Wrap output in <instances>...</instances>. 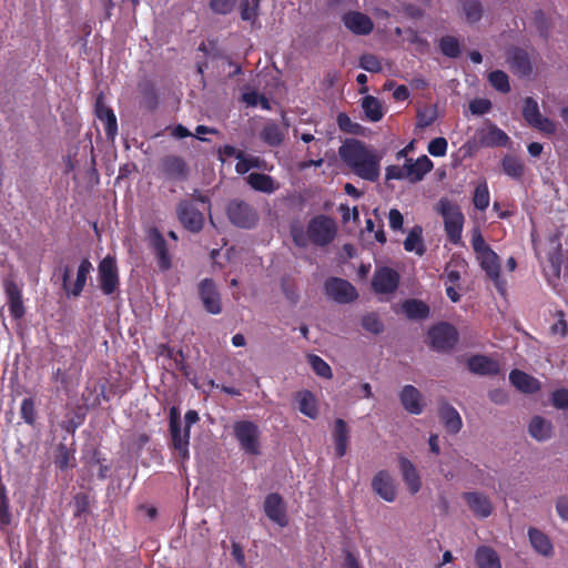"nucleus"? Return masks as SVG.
<instances>
[{"label": "nucleus", "instance_id": "bf43d9fd", "mask_svg": "<svg viewBox=\"0 0 568 568\" xmlns=\"http://www.w3.org/2000/svg\"><path fill=\"white\" fill-rule=\"evenodd\" d=\"M281 290L285 297L292 303L296 304L298 302L300 295L297 292V287L294 282L291 281L290 277H283L281 280Z\"/></svg>", "mask_w": 568, "mask_h": 568}, {"label": "nucleus", "instance_id": "09e8293b", "mask_svg": "<svg viewBox=\"0 0 568 568\" xmlns=\"http://www.w3.org/2000/svg\"><path fill=\"white\" fill-rule=\"evenodd\" d=\"M71 459H74L72 450L65 444H60L57 448L55 466L61 470H65L73 466Z\"/></svg>", "mask_w": 568, "mask_h": 568}, {"label": "nucleus", "instance_id": "603ef678", "mask_svg": "<svg viewBox=\"0 0 568 568\" xmlns=\"http://www.w3.org/2000/svg\"><path fill=\"white\" fill-rule=\"evenodd\" d=\"M308 363L312 366L313 371L316 373V375L324 378L332 377V369L329 365L318 355H308Z\"/></svg>", "mask_w": 568, "mask_h": 568}, {"label": "nucleus", "instance_id": "72a5a7b5", "mask_svg": "<svg viewBox=\"0 0 568 568\" xmlns=\"http://www.w3.org/2000/svg\"><path fill=\"white\" fill-rule=\"evenodd\" d=\"M475 562L478 568H501L497 551L488 546H479L476 549Z\"/></svg>", "mask_w": 568, "mask_h": 568}, {"label": "nucleus", "instance_id": "9b49d317", "mask_svg": "<svg viewBox=\"0 0 568 568\" xmlns=\"http://www.w3.org/2000/svg\"><path fill=\"white\" fill-rule=\"evenodd\" d=\"M399 284V274L387 266L379 267L372 277V288L377 294H392Z\"/></svg>", "mask_w": 568, "mask_h": 568}, {"label": "nucleus", "instance_id": "3c124183", "mask_svg": "<svg viewBox=\"0 0 568 568\" xmlns=\"http://www.w3.org/2000/svg\"><path fill=\"white\" fill-rule=\"evenodd\" d=\"M437 118V111L435 108L418 109L416 113V126L418 129H425L430 126Z\"/></svg>", "mask_w": 568, "mask_h": 568}, {"label": "nucleus", "instance_id": "f03ea898", "mask_svg": "<svg viewBox=\"0 0 568 568\" xmlns=\"http://www.w3.org/2000/svg\"><path fill=\"white\" fill-rule=\"evenodd\" d=\"M438 213L444 220V230L450 243L458 245L462 243V233L465 223V216L458 204L443 197L438 202Z\"/></svg>", "mask_w": 568, "mask_h": 568}, {"label": "nucleus", "instance_id": "864d4df0", "mask_svg": "<svg viewBox=\"0 0 568 568\" xmlns=\"http://www.w3.org/2000/svg\"><path fill=\"white\" fill-rule=\"evenodd\" d=\"M21 418L30 426H33L37 419L34 400L31 397L24 398L20 407Z\"/></svg>", "mask_w": 568, "mask_h": 568}, {"label": "nucleus", "instance_id": "9d476101", "mask_svg": "<svg viewBox=\"0 0 568 568\" xmlns=\"http://www.w3.org/2000/svg\"><path fill=\"white\" fill-rule=\"evenodd\" d=\"M523 116L529 125L544 133L552 134L556 131V124L540 114L537 101L530 97L524 101Z\"/></svg>", "mask_w": 568, "mask_h": 568}, {"label": "nucleus", "instance_id": "c756f323", "mask_svg": "<svg viewBox=\"0 0 568 568\" xmlns=\"http://www.w3.org/2000/svg\"><path fill=\"white\" fill-rule=\"evenodd\" d=\"M439 417L445 428L450 434H457L463 426L459 413L448 403H443L439 406Z\"/></svg>", "mask_w": 568, "mask_h": 568}, {"label": "nucleus", "instance_id": "0eeeda50", "mask_svg": "<svg viewBox=\"0 0 568 568\" xmlns=\"http://www.w3.org/2000/svg\"><path fill=\"white\" fill-rule=\"evenodd\" d=\"M176 217L180 224L191 233H200L205 223V217L203 212H201L193 201L183 199L178 202L176 207Z\"/></svg>", "mask_w": 568, "mask_h": 568}, {"label": "nucleus", "instance_id": "a18cd8bd", "mask_svg": "<svg viewBox=\"0 0 568 568\" xmlns=\"http://www.w3.org/2000/svg\"><path fill=\"white\" fill-rule=\"evenodd\" d=\"M501 165L504 172L514 179H520L524 174L525 166L523 162L513 155H506Z\"/></svg>", "mask_w": 568, "mask_h": 568}, {"label": "nucleus", "instance_id": "4c0bfd02", "mask_svg": "<svg viewBox=\"0 0 568 568\" xmlns=\"http://www.w3.org/2000/svg\"><path fill=\"white\" fill-rule=\"evenodd\" d=\"M92 268V264L88 258H83L80 262L77 271L75 282L72 285V288L69 291V297H78L81 295Z\"/></svg>", "mask_w": 568, "mask_h": 568}, {"label": "nucleus", "instance_id": "f704fd0d", "mask_svg": "<svg viewBox=\"0 0 568 568\" xmlns=\"http://www.w3.org/2000/svg\"><path fill=\"white\" fill-rule=\"evenodd\" d=\"M403 245L405 251L415 252L418 256H423L426 252V247L423 240L422 226L415 225L414 227H412Z\"/></svg>", "mask_w": 568, "mask_h": 568}, {"label": "nucleus", "instance_id": "774afa93", "mask_svg": "<svg viewBox=\"0 0 568 568\" xmlns=\"http://www.w3.org/2000/svg\"><path fill=\"white\" fill-rule=\"evenodd\" d=\"M337 124L343 132L346 133H357V129L359 124L354 123L351 118L346 113H338L337 115Z\"/></svg>", "mask_w": 568, "mask_h": 568}, {"label": "nucleus", "instance_id": "2eb2a0df", "mask_svg": "<svg viewBox=\"0 0 568 568\" xmlns=\"http://www.w3.org/2000/svg\"><path fill=\"white\" fill-rule=\"evenodd\" d=\"M95 116L103 123L104 132L109 140H114L118 134V121L113 110L104 102L102 93L98 94L94 104Z\"/></svg>", "mask_w": 568, "mask_h": 568}, {"label": "nucleus", "instance_id": "a211bd4d", "mask_svg": "<svg viewBox=\"0 0 568 568\" xmlns=\"http://www.w3.org/2000/svg\"><path fill=\"white\" fill-rule=\"evenodd\" d=\"M161 170L163 174L174 181H184L189 175L186 162L178 155H166L161 161Z\"/></svg>", "mask_w": 568, "mask_h": 568}, {"label": "nucleus", "instance_id": "e433bc0d", "mask_svg": "<svg viewBox=\"0 0 568 568\" xmlns=\"http://www.w3.org/2000/svg\"><path fill=\"white\" fill-rule=\"evenodd\" d=\"M508 142L509 136L495 124H490L488 130L480 136V143L484 146H506Z\"/></svg>", "mask_w": 568, "mask_h": 568}, {"label": "nucleus", "instance_id": "052dcab7", "mask_svg": "<svg viewBox=\"0 0 568 568\" xmlns=\"http://www.w3.org/2000/svg\"><path fill=\"white\" fill-rule=\"evenodd\" d=\"M448 143L443 136L433 139L427 146L429 154L433 156H445L447 153Z\"/></svg>", "mask_w": 568, "mask_h": 568}, {"label": "nucleus", "instance_id": "bb28decb", "mask_svg": "<svg viewBox=\"0 0 568 568\" xmlns=\"http://www.w3.org/2000/svg\"><path fill=\"white\" fill-rule=\"evenodd\" d=\"M509 381L517 389L526 394H534L540 389V382L537 378L517 368L510 372Z\"/></svg>", "mask_w": 568, "mask_h": 568}, {"label": "nucleus", "instance_id": "5fc2aeb1", "mask_svg": "<svg viewBox=\"0 0 568 568\" xmlns=\"http://www.w3.org/2000/svg\"><path fill=\"white\" fill-rule=\"evenodd\" d=\"M362 326L365 331L373 334H379L384 331V324L376 313H368L364 315L362 318Z\"/></svg>", "mask_w": 568, "mask_h": 568}, {"label": "nucleus", "instance_id": "c03bdc74", "mask_svg": "<svg viewBox=\"0 0 568 568\" xmlns=\"http://www.w3.org/2000/svg\"><path fill=\"white\" fill-rule=\"evenodd\" d=\"M439 49L442 53L448 58H458L462 53L460 43L453 36H444L439 40Z\"/></svg>", "mask_w": 568, "mask_h": 568}, {"label": "nucleus", "instance_id": "ddd939ff", "mask_svg": "<svg viewBox=\"0 0 568 568\" xmlns=\"http://www.w3.org/2000/svg\"><path fill=\"white\" fill-rule=\"evenodd\" d=\"M264 513L271 521L280 527L288 525L286 504L278 493H271L265 497Z\"/></svg>", "mask_w": 568, "mask_h": 568}, {"label": "nucleus", "instance_id": "4be33fe9", "mask_svg": "<svg viewBox=\"0 0 568 568\" xmlns=\"http://www.w3.org/2000/svg\"><path fill=\"white\" fill-rule=\"evenodd\" d=\"M477 258L486 275L493 280L497 288L500 290L501 281L499 256L490 248L477 255Z\"/></svg>", "mask_w": 568, "mask_h": 568}, {"label": "nucleus", "instance_id": "39448f33", "mask_svg": "<svg viewBox=\"0 0 568 568\" xmlns=\"http://www.w3.org/2000/svg\"><path fill=\"white\" fill-rule=\"evenodd\" d=\"M98 281L101 292L111 296L119 291L120 275L116 260L108 254L98 265Z\"/></svg>", "mask_w": 568, "mask_h": 568}, {"label": "nucleus", "instance_id": "6e6552de", "mask_svg": "<svg viewBox=\"0 0 568 568\" xmlns=\"http://www.w3.org/2000/svg\"><path fill=\"white\" fill-rule=\"evenodd\" d=\"M430 346L438 352H448L458 342L456 328L448 323H439L428 331Z\"/></svg>", "mask_w": 568, "mask_h": 568}, {"label": "nucleus", "instance_id": "49530a36", "mask_svg": "<svg viewBox=\"0 0 568 568\" xmlns=\"http://www.w3.org/2000/svg\"><path fill=\"white\" fill-rule=\"evenodd\" d=\"M490 195L486 181L479 183L473 196L474 206L479 211H485L489 206Z\"/></svg>", "mask_w": 568, "mask_h": 568}, {"label": "nucleus", "instance_id": "f3484780", "mask_svg": "<svg viewBox=\"0 0 568 568\" xmlns=\"http://www.w3.org/2000/svg\"><path fill=\"white\" fill-rule=\"evenodd\" d=\"M3 286L10 316L14 320H21L26 314L21 288L12 280L4 281Z\"/></svg>", "mask_w": 568, "mask_h": 568}, {"label": "nucleus", "instance_id": "b1692460", "mask_svg": "<svg viewBox=\"0 0 568 568\" xmlns=\"http://www.w3.org/2000/svg\"><path fill=\"white\" fill-rule=\"evenodd\" d=\"M407 180L412 183H417L430 172L434 168L433 162L427 155H420L415 162L412 159H406Z\"/></svg>", "mask_w": 568, "mask_h": 568}, {"label": "nucleus", "instance_id": "f257e3e1", "mask_svg": "<svg viewBox=\"0 0 568 568\" xmlns=\"http://www.w3.org/2000/svg\"><path fill=\"white\" fill-rule=\"evenodd\" d=\"M338 154L353 173L361 179L369 182L378 180L381 158L364 142L348 140L339 148Z\"/></svg>", "mask_w": 568, "mask_h": 568}, {"label": "nucleus", "instance_id": "6ab92c4d", "mask_svg": "<svg viewBox=\"0 0 568 568\" xmlns=\"http://www.w3.org/2000/svg\"><path fill=\"white\" fill-rule=\"evenodd\" d=\"M468 369L481 376H496L500 373V365L497 361L486 355H473L467 361Z\"/></svg>", "mask_w": 568, "mask_h": 568}, {"label": "nucleus", "instance_id": "ea45409f", "mask_svg": "<svg viewBox=\"0 0 568 568\" xmlns=\"http://www.w3.org/2000/svg\"><path fill=\"white\" fill-rule=\"evenodd\" d=\"M261 139L270 146H278L283 143L284 130L275 122L266 123L261 131Z\"/></svg>", "mask_w": 568, "mask_h": 568}, {"label": "nucleus", "instance_id": "aec40b11", "mask_svg": "<svg viewBox=\"0 0 568 568\" xmlns=\"http://www.w3.org/2000/svg\"><path fill=\"white\" fill-rule=\"evenodd\" d=\"M373 490L384 500L392 503L396 499V487L387 470H379L372 480Z\"/></svg>", "mask_w": 568, "mask_h": 568}, {"label": "nucleus", "instance_id": "f8f14e48", "mask_svg": "<svg viewBox=\"0 0 568 568\" xmlns=\"http://www.w3.org/2000/svg\"><path fill=\"white\" fill-rule=\"evenodd\" d=\"M199 296L207 313L217 315L222 312L221 294L212 278H204L200 282Z\"/></svg>", "mask_w": 568, "mask_h": 568}, {"label": "nucleus", "instance_id": "680f3d73", "mask_svg": "<svg viewBox=\"0 0 568 568\" xmlns=\"http://www.w3.org/2000/svg\"><path fill=\"white\" fill-rule=\"evenodd\" d=\"M236 0H210V8L214 13L217 14H229L234 6Z\"/></svg>", "mask_w": 568, "mask_h": 568}, {"label": "nucleus", "instance_id": "58836bf2", "mask_svg": "<svg viewBox=\"0 0 568 568\" xmlns=\"http://www.w3.org/2000/svg\"><path fill=\"white\" fill-rule=\"evenodd\" d=\"M362 109L366 120L369 122H378L384 116L383 105L381 101L373 95H365L362 99Z\"/></svg>", "mask_w": 568, "mask_h": 568}, {"label": "nucleus", "instance_id": "dca6fc26", "mask_svg": "<svg viewBox=\"0 0 568 568\" xmlns=\"http://www.w3.org/2000/svg\"><path fill=\"white\" fill-rule=\"evenodd\" d=\"M344 26L356 36H367L374 29L373 20L361 11H348L342 17Z\"/></svg>", "mask_w": 568, "mask_h": 568}, {"label": "nucleus", "instance_id": "4468645a", "mask_svg": "<svg viewBox=\"0 0 568 568\" xmlns=\"http://www.w3.org/2000/svg\"><path fill=\"white\" fill-rule=\"evenodd\" d=\"M149 245L155 254L158 265L161 271H168L171 265V255L168 244L162 233L156 227H152L148 232Z\"/></svg>", "mask_w": 568, "mask_h": 568}, {"label": "nucleus", "instance_id": "0e129e2a", "mask_svg": "<svg viewBox=\"0 0 568 568\" xmlns=\"http://www.w3.org/2000/svg\"><path fill=\"white\" fill-rule=\"evenodd\" d=\"M471 246L476 253V255H479L486 250H490L491 247L486 244L485 239L478 227H475L471 233Z\"/></svg>", "mask_w": 568, "mask_h": 568}, {"label": "nucleus", "instance_id": "e2e57ef3", "mask_svg": "<svg viewBox=\"0 0 568 568\" xmlns=\"http://www.w3.org/2000/svg\"><path fill=\"white\" fill-rule=\"evenodd\" d=\"M90 501L89 496L85 494H78L74 497V517H83L89 513Z\"/></svg>", "mask_w": 568, "mask_h": 568}, {"label": "nucleus", "instance_id": "393cba45", "mask_svg": "<svg viewBox=\"0 0 568 568\" xmlns=\"http://www.w3.org/2000/svg\"><path fill=\"white\" fill-rule=\"evenodd\" d=\"M398 462L403 480L407 485L409 493L412 495L417 494L422 487V479L416 467L408 458L404 456H400Z\"/></svg>", "mask_w": 568, "mask_h": 568}, {"label": "nucleus", "instance_id": "cd10ccee", "mask_svg": "<svg viewBox=\"0 0 568 568\" xmlns=\"http://www.w3.org/2000/svg\"><path fill=\"white\" fill-rule=\"evenodd\" d=\"M332 436L335 445L336 457H344L347 453L349 440V429L344 419L337 418L335 420Z\"/></svg>", "mask_w": 568, "mask_h": 568}, {"label": "nucleus", "instance_id": "5701e85b", "mask_svg": "<svg viewBox=\"0 0 568 568\" xmlns=\"http://www.w3.org/2000/svg\"><path fill=\"white\" fill-rule=\"evenodd\" d=\"M399 399L404 408L414 415H419L423 412V396L420 392L413 385H405L399 393Z\"/></svg>", "mask_w": 568, "mask_h": 568}, {"label": "nucleus", "instance_id": "338daca9", "mask_svg": "<svg viewBox=\"0 0 568 568\" xmlns=\"http://www.w3.org/2000/svg\"><path fill=\"white\" fill-rule=\"evenodd\" d=\"M491 102L488 99H474L469 102V110L473 114L483 115L490 111Z\"/></svg>", "mask_w": 568, "mask_h": 568}, {"label": "nucleus", "instance_id": "c85d7f7f", "mask_svg": "<svg viewBox=\"0 0 568 568\" xmlns=\"http://www.w3.org/2000/svg\"><path fill=\"white\" fill-rule=\"evenodd\" d=\"M528 538L531 547L539 555L544 557H550L554 555V545L550 538L538 528L530 527L528 529Z\"/></svg>", "mask_w": 568, "mask_h": 568}, {"label": "nucleus", "instance_id": "79ce46f5", "mask_svg": "<svg viewBox=\"0 0 568 568\" xmlns=\"http://www.w3.org/2000/svg\"><path fill=\"white\" fill-rule=\"evenodd\" d=\"M510 67L521 75H528L531 72V64L528 53L519 48L511 51L509 55Z\"/></svg>", "mask_w": 568, "mask_h": 568}, {"label": "nucleus", "instance_id": "37998d69", "mask_svg": "<svg viewBox=\"0 0 568 568\" xmlns=\"http://www.w3.org/2000/svg\"><path fill=\"white\" fill-rule=\"evenodd\" d=\"M548 270L547 275L552 276L555 280H559L561 274V265L564 263V256L561 251V244L558 243L556 247L547 253Z\"/></svg>", "mask_w": 568, "mask_h": 568}, {"label": "nucleus", "instance_id": "6e6d98bb", "mask_svg": "<svg viewBox=\"0 0 568 568\" xmlns=\"http://www.w3.org/2000/svg\"><path fill=\"white\" fill-rule=\"evenodd\" d=\"M258 2L260 0H253L251 6L248 0H245L241 3V19L243 21H250L252 24L255 23L258 17Z\"/></svg>", "mask_w": 568, "mask_h": 568}, {"label": "nucleus", "instance_id": "20e7f679", "mask_svg": "<svg viewBox=\"0 0 568 568\" xmlns=\"http://www.w3.org/2000/svg\"><path fill=\"white\" fill-rule=\"evenodd\" d=\"M226 216L234 226L245 230L255 227L260 221L256 209L240 199H233L229 202Z\"/></svg>", "mask_w": 568, "mask_h": 568}, {"label": "nucleus", "instance_id": "423d86ee", "mask_svg": "<svg viewBox=\"0 0 568 568\" xmlns=\"http://www.w3.org/2000/svg\"><path fill=\"white\" fill-rule=\"evenodd\" d=\"M311 243L316 246H325L333 242L336 235L335 221L324 214L316 215L307 223Z\"/></svg>", "mask_w": 568, "mask_h": 568}, {"label": "nucleus", "instance_id": "13d9d810", "mask_svg": "<svg viewBox=\"0 0 568 568\" xmlns=\"http://www.w3.org/2000/svg\"><path fill=\"white\" fill-rule=\"evenodd\" d=\"M550 403L557 409H568V388L555 389L550 395Z\"/></svg>", "mask_w": 568, "mask_h": 568}, {"label": "nucleus", "instance_id": "69168bd1", "mask_svg": "<svg viewBox=\"0 0 568 568\" xmlns=\"http://www.w3.org/2000/svg\"><path fill=\"white\" fill-rule=\"evenodd\" d=\"M291 235L293 242L298 247H306L311 243V236L308 234V229L304 231L302 227H292Z\"/></svg>", "mask_w": 568, "mask_h": 568}, {"label": "nucleus", "instance_id": "a19ab883", "mask_svg": "<svg viewBox=\"0 0 568 568\" xmlns=\"http://www.w3.org/2000/svg\"><path fill=\"white\" fill-rule=\"evenodd\" d=\"M403 311L409 320H425L429 315V307L420 300H406L403 303Z\"/></svg>", "mask_w": 568, "mask_h": 568}, {"label": "nucleus", "instance_id": "a878e982", "mask_svg": "<svg viewBox=\"0 0 568 568\" xmlns=\"http://www.w3.org/2000/svg\"><path fill=\"white\" fill-rule=\"evenodd\" d=\"M190 433L189 427H185L184 430L181 429V426L170 428L171 446L178 452L182 463L190 458Z\"/></svg>", "mask_w": 568, "mask_h": 568}, {"label": "nucleus", "instance_id": "c9c22d12", "mask_svg": "<svg viewBox=\"0 0 568 568\" xmlns=\"http://www.w3.org/2000/svg\"><path fill=\"white\" fill-rule=\"evenodd\" d=\"M296 399L298 402V410L312 418L315 419L318 416L317 400L315 395L311 390H302L296 395Z\"/></svg>", "mask_w": 568, "mask_h": 568}, {"label": "nucleus", "instance_id": "de8ad7c7", "mask_svg": "<svg viewBox=\"0 0 568 568\" xmlns=\"http://www.w3.org/2000/svg\"><path fill=\"white\" fill-rule=\"evenodd\" d=\"M489 83L493 88L501 93L510 91L509 79L506 72L501 70L491 71L488 75Z\"/></svg>", "mask_w": 568, "mask_h": 568}, {"label": "nucleus", "instance_id": "4d7b16f0", "mask_svg": "<svg viewBox=\"0 0 568 568\" xmlns=\"http://www.w3.org/2000/svg\"><path fill=\"white\" fill-rule=\"evenodd\" d=\"M359 67L365 71L372 73H378L382 71V63L378 58L374 54L366 53L363 54L359 59Z\"/></svg>", "mask_w": 568, "mask_h": 568}, {"label": "nucleus", "instance_id": "8fccbe9b", "mask_svg": "<svg viewBox=\"0 0 568 568\" xmlns=\"http://www.w3.org/2000/svg\"><path fill=\"white\" fill-rule=\"evenodd\" d=\"M11 514L9 498L7 496V488L3 484L0 485V527L10 525Z\"/></svg>", "mask_w": 568, "mask_h": 568}, {"label": "nucleus", "instance_id": "1a4fd4ad", "mask_svg": "<svg viewBox=\"0 0 568 568\" xmlns=\"http://www.w3.org/2000/svg\"><path fill=\"white\" fill-rule=\"evenodd\" d=\"M325 294L339 304H347L358 297L356 288L346 280L329 277L324 283Z\"/></svg>", "mask_w": 568, "mask_h": 568}, {"label": "nucleus", "instance_id": "7c9ffc66", "mask_svg": "<svg viewBox=\"0 0 568 568\" xmlns=\"http://www.w3.org/2000/svg\"><path fill=\"white\" fill-rule=\"evenodd\" d=\"M528 430L532 438L545 442L552 436L554 426L550 420L541 416H535L529 423Z\"/></svg>", "mask_w": 568, "mask_h": 568}, {"label": "nucleus", "instance_id": "2f4dec72", "mask_svg": "<svg viewBox=\"0 0 568 568\" xmlns=\"http://www.w3.org/2000/svg\"><path fill=\"white\" fill-rule=\"evenodd\" d=\"M247 183L253 190L266 194L274 193L280 186L271 175L258 172L250 173L247 176Z\"/></svg>", "mask_w": 568, "mask_h": 568}, {"label": "nucleus", "instance_id": "412c9836", "mask_svg": "<svg viewBox=\"0 0 568 568\" xmlns=\"http://www.w3.org/2000/svg\"><path fill=\"white\" fill-rule=\"evenodd\" d=\"M463 499L478 518H487L493 513V505L489 498L481 493H464Z\"/></svg>", "mask_w": 568, "mask_h": 568}, {"label": "nucleus", "instance_id": "7ed1b4c3", "mask_svg": "<svg viewBox=\"0 0 568 568\" xmlns=\"http://www.w3.org/2000/svg\"><path fill=\"white\" fill-rule=\"evenodd\" d=\"M233 435L239 443L240 448L250 456L261 454L258 426L251 420H237L233 424Z\"/></svg>", "mask_w": 568, "mask_h": 568}, {"label": "nucleus", "instance_id": "473e14b6", "mask_svg": "<svg viewBox=\"0 0 568 568\" xmlns=\"http://www.w3.org/2000/svg\"><path fill=\"white\" fill-rule=\"evenodd\" d=\"M458 3L459 13L464 17L467 23L474 24L480 21L484 13L480 0H459Z\"/></svg>", "mask_w": 568, "mask_h": 568}]
</instances>
